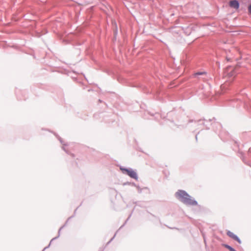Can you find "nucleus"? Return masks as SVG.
Wrapping results in <instances>:
<instances>
[{"label":"nucleus","mask_w":251,"mask_h":251,"mask_svg":"<svg viewBox=\"0 0 251 251\" xmlns=\"http://www.w3.org/2000/svg\"><path fill=\"white\" fill-rule=\"evenodd\" d=\"M122 170L123 172H125L130 177L135 179L138 178L137 173L134 171L127 169H122Z\"/></svg>","instance_id":"nucleus-1"},{"label":"nucleus","mask_w":251,"mask_h":251,"mask_svg":"<svg viewBox=\"0 0 251 251\" xmlns=\"http://www.w3.org/2000/svg\"><path fill=\"white\" fill-rule=\"evenodd\" d=\"M188 195L183 191H179L176 193V196L182 202L187 198Z\"/></svg>","instance_id":"nucleus-2"},{"label":"nucleus","mask_w":251,"mask_h":251,"mask_svg":"<svg viewBox=\"0 0 251 251\" xmlns=\"http://www.w3.org/2000/svg\"><path fill=\"white\" fill-rule=\"evenodd\" d=\"M183 202L188 205H196L197 204V201L192 199L191 197L189 195L184 200Z\"/></svg>","instance_id":"nucleus-3"},{"label":"nucleus","mask_w":251,"mask_h":251,"mask_svg":"<svg viewBox=\"0 0 251 251\" xmlns=\"http://www.w3.org/2000/svg\"><path fill=\"white\" fill-rule=\"evenodd\" d=\"M227 235L228 236H229L230 237H231V238H232L233 239H234V240L238 242L239 244H241V240L233 232H232L230 231H228L227 232Z\"/></svg>","instance_id":"nucleus-4"},{"label":"nucleus","mask_w":251,"mask_h":251,"mask_svg":"<svg viewBox=\"0 0 251 251\" xmlns=\"http://www.w3.org/2000/svg\"><path fill=\"white\" fill-rule=\"evenodd\" d=\"M229 5L230 7L234 8L236 9H238L239 6L238 2L236 0L230 1L229 2Z\"/></svg>","instance_id":"nucleus-5"},{"label":"nucleus","mask_w":251,"mask_h":251,"mask_svg":"<svg viewBox=\"0 0 251 251\" xmlns=\"http://www.w3.org/2000/svg\"><path fill=\"white\" fill-rule=\"evenodd\" d=\"M225 247L227 249H228L230 251H233V250H234V249H233L232 247L227 245H225Z\"/></svg>","instance_id":"nucleus-6"},{"label":"nucleus","mask_w":251,"mask_h":251,"mask_svg":"<svg viewBox=\"0 0 251 251\" xmlns=\"http://www.w3.org/2000/svg\"><path fill=\"white\" fill-rule=\"evenodd\" d=\"M249 11L251 14V4L249 7Z\"/></svg>","instance_id":"nucleus-7"},{"label":"nucleus","mask_w":251,"mask_h":251,"mask_svg":"<svg viewBox=\"0 0 251 251\" xmlns=\"http://www.w3.org/2000/svg\"><path fill=\"white\" fill-rule=\"evenodd\" d=\"M197 74H198V75H201V73H198Z\"/></svg>","instance_id":"nucleus-8"},{"label":"nucleus","mask_w":251,"mask_h":251,"mask_svg":"<svg viewBox=\"0 0 251 251\" xmlns=\"http://www.w3.org/2000/svg\"><path fill=\"white\" fill-rule=\"evenodd\" d=\"M233 251H236L234 250H233Z\"/></svg>","instance_id":"nucleus-9"}]
</instances>
